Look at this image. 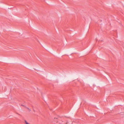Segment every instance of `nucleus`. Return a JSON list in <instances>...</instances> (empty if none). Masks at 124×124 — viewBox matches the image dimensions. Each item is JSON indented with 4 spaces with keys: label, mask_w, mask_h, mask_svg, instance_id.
<instances>
[{
    "label": "nucleus",
    "mask_w": 124,
    "mask_h": 124,
    "mask_svg": "<svg viewBox=\"0 0 124 124\" xmlns=\"http://www.w3.org/2000/svg\"><path fill=\"white\" fill-rule=\"evenodd\" d=\"M25 123V124H31L29 122H28L27 121H26V120H25L24 121Z\"/></svg>",
    "instance_id": "nucleus-1"
},
{
    "label": "nucleus",
    "mask_w": 124,
    "mask_h": 124,
    "mask_svg": "<svg viewBox=\"0 0 124 124\" xmlns=\"http://www.w3.org/2000/svg\"><path fill=\"white\" fill-rule=\"evenodd\" d=\"M68 123V122H67L65 124H67V123Z\"/></svg>",
    "instance_id": "nucleus-2"
}]
</instances>
